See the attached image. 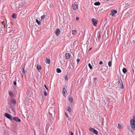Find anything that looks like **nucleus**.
<instances>
[{
  "label": "nucleus",
  "mask_w": 135,
  "mask_h": 135,
  "mask_svg": "<svg viewBox=\"0 0 135 135\" xmlns=\"http://www.w3.org/2000/svg\"><path fill=\"white\" fill-rule=\"evenodd\" d=\"M108 65L109 67H110L111 66V61L109 62L108 63Z\"/></svg>",
  "instance_id": "28"
},
{
  "label": "nucleus",
  "mask_w": 135,
  "mask_h": 135,
  "mask_svg": "<svg viewBox=\"0 0 135 135\" xmlns=\"http://www.w3.org/2000/svg\"><path fill=\"white\" fill-rule=\"evenodd\" d=\"M16 46H13L12 47H11V50L12 51H16Z\"/></svg>",
  "instance_id": "11"
},
{
  "label": "nucleus",
  "mask_w": 135,
  "mask_h": 135,
  "mask_svg": "<svg viewBox=\"0 0 135 135\" xmlns=\"http://www.w3.org/2000/svg\"><path fill=\"white\" fill-rule=\"evenodd\" d=\"M13 84L15 85H16V81H14L13 82Z\"/></svg>",
  "instance_id": "34"
},
{
  "label": "nucleus",
  "mask_w": 135,
  "mask_h": 135,
  "mask_svg": "<svg viewBox=\"0 0 135 135\" xmlns=\"http://www.w3.org/2000/svg\"><path fill=\"white\" fill-rule=\"evenodd\" d=\"M66 92H67V91L65 88L64 87L63 89V90L62 92V94L64 96H65V93Z\"/></svg>",
  "instance_id": "9"
},
{
  "label": "nucleus",
  "mask_w": 135,
  "mask_h": 135,
  "mask_svg": "<svg viewBox=\"0 0 135 135\" xmlns=\"http://www.w3.org/2000/svg\"><path fill=\"white\" fill-rule=\"evenodd\" d=\"M91 49V47L90 48L89 50V51Z\"/></svg>",
  "instance_id": "45"
},
{
  "label": "nucleus",
  "mask_w": 135,
  "mask_h": 135,
  "mask_svg": "<svg viewBox=\"0 0 135 135\" xmlns=\"http://www.w3.org/2000/svg\"><path fill=\"white\" fill-rule=\"evenodd\" d=\"M9 91V95L11 97H13V93H12V92L11 91Z\"/></svg>",
  "instance_id": "25"
},
{
  "label": "nucleus",
  "mask_w": 135,
  "mask_h": 135,
  "mask_svg": "<svg viewBox=\"0 0 135 135\" xmlns=\"http://www.w3.org/2000/svg\"><path fill=\"white\" fill-rule=\"evenodd\" d=\"M4 116L11 120L13 118H12V115L11 114L5 113L4 114Z\"/></svg>",
  "instance_id": "5"
},
{
  "label": "nucleus",
  "mask_w": 135,
  "mask_h": 135,
  "mask_svg": "<svg viewBox=\"0 0 135 135\" xmlns=\"http://www.w3.org/2000/svg\"><path fill=\"white\" fill-rule=\"evenodd\" d=\"M23 72L25 73V69L24 68H23Z\"/></svg>",
  "instance_id": "43"
},
{
  "label": "nucleus",
  "mask_w": 135,
  "mask_h": 135,
  "mask_svg": "<svg viewBox=\"0 0 135 135\" xmlns=\"http://www.w3.org/2000/svg\"><path fill=\"white\" fill-rule=\"evenodd\" d=\"M88 66L90 69H92V67L90 63H89Z\"/></svg>",
  "instance_id": "26"
},
{
  "label": "nucleus",
  "mask_w": 135,
  "mask_h": 135,
  "mask_svg": "<svg viewBox=\"0 0 135 135\" xmlns=\"http://www.w3.org/2000/svg\"><path fill=\"white\" fill-rule=\"evenodd\" d=\"M100 3L99 2H95L94 3V5L95 6H99L100 5Z\"/></svg>",
  "instance_id": "15"
},
{
  "label": "nucleus",
  "mask_w": 135,
  "mask_h": 135,
  "mask_svg": "<svg viewBox=\"0 0 135 135\" xmlns=\"http://www.w3.org/2000/svg\"><path fill=\"white\" fill-rule=\"evenodd\" d=\"M70 135H74L73 133L72 132L70 131Z\"/></svg>",
  "instance_id": "39"
},
{
  "label": "nucleus",
  "mask_w": 135,
  "mask_h": 135,
  "mask_svg": "<svg viewBox=\"0 0 135 135\" xmlns=\"http://www.w3.org/2000/svg\"><path fill=\"white\" fill-rule=\"evenodd\" d=\"M11 102L12 103H13L14 104H16V100L14 99H12V100Z\"/></svg>",
  "instance_id": "21"
},
{
  "label": "nucleus",
  "mask_w": 135,
  "mask_h": 135,
  "mask_svg": "<svg viewBox=\"0 0 135 135\" xmlns=\"http://www.w3.org/2000/svg\"><path fill=\"white\" fill-rule=\"evenodd\" d=\"M44 85V86H45V87L46 88V89H47V90H48V88H47V86H46V85L45 84Z\"/></svg>",
  "instance_id": "38"
},
{
  "label": "nucleus",
  "mask_w": 135,
  "mask_h": 135,
  "mask_svg": "<svg viewBox=\"0 0 135 135\" xmlns=\"http://www.w3.org/2000/svg\"><path fill=\"white\" fill-rule=\"evenodd\" d=\"M12 18L15 19L17 17V15L16 14L14 13L13 14L12 16Z\"/></svg>",
  "instance_id": "14"
},
{
  "label": "nucleus",
  "mask_w": 135,
  "mask_h": 135,
  "mask_svg": "<svg viewBox=\"0 0 135 135\" xmlns=\"http://www.w3.org/2000/svg\"><path fill=\"white\" fill-rule=\"evenodd\" d=\"M80 61V59H77L76 60V61L77 64H78Z\"/></svg>",
  "instance_id": "31"
},
{
  "label": "nucleus",
  "mask_w": 135,
  "mask_h": 135,
  "mask_svg": "<svg viewBox=\"0 0 135 135\" xmlns=\"http://www.w3.org/2000/svg\"><path fill=\"white\" fill-rule=\"evenodd\" d=\"M83 135H86V134H84Z\"/></svg>",
  "instance_id": "47"
},
{
  "label": "nucleus",
  "mask_w": 135,
  "mask_h": 135,
  "mask_svg": "<svg viewBox=\"0 0 135 135\" xmlns=\"http://www.w3.org/2000/svg\"><path fill=\"white\" fill-rule=\"evenodd\" d=\"M117 13V11L115 9H112L111 11V13H110V15H111L112 16L115 17V14Z\"/></svg>",
  "instance_id": "2"
},
{
  "label": "nucleus",
  "mask_w": 135,
  "mask_h": 135,
  "mask_svg": "<svg viewBox=\"0 0 135 135\" xmlns=\"http://www.w3.org/2000/svg\"><path fill=\"white\" fill-rule=\"evenodd\" d=\"M69 100L72 103L73 102V100L72 97H70V98H69Z\"/></svg>",
  "instance_id": "27"
},
{
  "label": "nucleus",
  "mask_w": 135,
  "mask_h": 135,
  "mask_svg": "<svg viewBox=\"0 0 135 135\" xmlns=\"http://www.w3.org/2000/svg\"><path fill=\"white\" fill-rule=\"evenodd\" d=\"M50 59L49 58H47L45 60L46 63L48 64H49L50 63Z\"/></svg>",
  "instance_id": "13"
},
{
  "label": "nucleus",
  "mask_w": 135,
  "mask_h": 135,
  "mask_svg": "<svg viewBox=\"0 0 135 135\" xmlns=\"http://www.w3.org/2000/svg\"><path fill=\"white\" fill-rule=\"evenodd\" d=\"M65 115L66 116L67 118H68L69 116L68 115V114L66 112H65Z\"/></svg>",
  "instance_id": "32"
},
{
  "label": "nucleus",
  "mask_w": 135,
  "mask_h": 135,
  "mask_svg": "<svg viewBox=\"0 0 135 135\" xmlns=\"http://www.w3.org/2000/svg\"><path fill=\"white\" fill-rule=\"evenodd\" d=\"M93 25L94 26H96L97 25L98 20L95 19L93 18L91 19Z\"/></svg>",
  "instance_id": "4"
},
{
  "label": "nucleus",
  "mask_w": 135,
  "mask_h": 135,
  "mask_svg": "<svg viewBox=\"0 0 135 135\" xmlns=\"http://www.w3.org/2000/svg\"><path fill=\"white\" fill-rule=\"evenodd\" d=\"M129 5L130 4L129 3H127L126 4L125 6L126 7H128L129 6Z\"/></svg>",
  "instance_id": "30"
},
{
  "label": "nucleus",
  "mask_w": 135,
  "mask_h": 135,
  "mask_svg": "<svg viewBox=\"0 0 135 135\" xmlns=\"http://www.w3.org/2000/svg\"><path fill=\"white\" fill-rule=\"evenodd\" d=\"M118 127H119V128H120V127H121V125L120 124H119L118 125Z\"/></svg>",
  "instance_id": "40"
},
{
  "label": "nucleus",
  "mask_w": 135,
  "mask_h": 135,
  "mask_svg": "<svg viewBox=\"0 0 135 135\" xmlns=\"http://www.w3.org/2000/svg\"><path fill=\"white\" fill-rule=\"evenodd\" d=\"M2 23L3 25H4V28H5V23L4 22V21H3L2 22Z\"/></svg>",
  "instance_id": "36"
},
{
  "label": "nucleus",
  "mask_w": 135,
  "mask_h": 135,
  "mask_svg": "<svg viewBox=\"0 0 135 135\" xmlns=\"http://www.w3.org/2000/svg\"><path fill=\"white\" fill-rule=\"evenodd\" d=\"M98 36V40L99 41L100 40V35L99 33H98L97 35Z\"/></svg>",
  "instance_id": "23"
},
{
  "label": "nucleus",
  "mask_w": 135,
  "mask_h": 135,
  "mask_svg": "<svg viewBox=\"0 0 135 135\" xmlns=\"http://www.w3.org/2000/svg\"><path fill=\"white\" fill-rule=\"evenodd\" d=\"M106 1H109V0H106Z\"/></svg>",
  "instance_id": "46"
},
{
  "label": "nucleus",
  "mask_w": 135,
  "mask_h": 135,
  "mask_svg": "<svg viewBox=\"0 0 135 135\" xmlns=\"http://www.w3.org/2000/svg\"><path fill=\"white\" fill-rule=\"evenodd\" d=\"M73 9L74 10H76L77 7V5L76 4H73Z\"/></svg>",
  "instance_id": "12"
},
{
  "label": "nucleus",
  "mask_w": 135,
  "mask_h": 135,
  "mask_svg": "<svg viewBox=\"0 0 135 135\" xmlns=\"http://www.w3.org/2000/svg\"><path fill=\"white\" fill-rule=\"evenodd\" d=\"M65 59L66 60L68 59L70 57V55L68 53H66L65 54Z\"/></svg>",
  "instance_id": "10"
},
{
  "label": "nucleus",
  "mask_w": 135,
  "mask_h": 135,
  "mask_svg": "<svg viewBox=\"0 0 135 135\" xmlns=\"http://www.w3.org/2000/svg\"><path fill=\"white\" fill-rule=\"evenodd\" d=\"M44 95L45 96H46L47 95V93L46 92H45V91H44Z\"/></svg>",
  "instance_id": "35"
},
{
  "label": "nucleus",
  "mask_w": 135,
  "mask_h": 135,
  "mask_svg": "<svg viewBox=\"0 0 135 135\" xmlns=\"http://www.w3.org/2000/svg\"><path fill=\"white\" fill-rule=\"evenodd\" d=\"M64 76L65 79L66 81L68 80V79L67 76L66 75H65Z\"/></svg>",
  "instance_id": "29"
},
{
  "label": "nucleus",
  "mask_w": 135,
  "mask_h": 135,
  "mask_svg": "<svg viewBox=\"0 0 135 135\" xmlns=\"http://www.w3.org/2000/svg\"><path fill=\"white\" fill-rule=\"evenodd\" d=\"M46 15H43L41 17V20H43L45 17Z\"/></svg>",
  "instance_id": "22"
},
{
  "label": "nucleus",
  "mask_w": 135,
  "mask_h": 135,
  "mask_svg": "<svg viewBox=\"0 0 135 135\" xmlns=\"http://www.w3.org/2000/svg\"><path fill=\"white\" fill-rule=\"evenodd\" d=\"M79 19V17H76V20H78Z\"/></svg>",
  "instance_id": "42"
},
{
  "label": "nucleus",
  "mask_w": 135,
  "mask_h": 135,
  "mask_svg": "<svg viewBox=\"0 0 135 135\" xmlns=\"http://www.w3.org/2000/svg\"><path fill=\"white\" fill-rule=\"evenodd\" d=\"M56 72L57 73H60L61 72V70L60 69L57 68L56 69Z\"/></svg>",
  "instance_id": "18"
},
{
  "label": "nucleus",
  "mask_w": 135,
  "mask_h": 135,
  "mask_svg": "<svg viewBox=\"0 0 135 135\" xmlns=\"http://www.w3.org/2000/svg\"><path fill=\"white\" fill-rule=\"evenodd\" d=\"M60 32V29L59 28H58L56 29V30L55 32V33L56 34V35L58 36L59 35V34Z\"/></svg>",
  "instance_id": "8"
},
{
  "label": "nucleus",
  "mask_w": 135,
  "mask_h": 135,
  "mask_svg": "<svg viewBox=\"0 0 135 135\" xmlns=\"http://www.w3.org/2000/svg\"><path fill=\"white\" fill-rule=\"evenodd\" d=\"M12 119L17 122H21V120L20 119L17 117H15L12 118Z\"/></svg>",
  "instance_id": "7"
},
{
  "label": "nucleus",
  "mask_w": 135,
  "mask_h": 135,
  "mask_svg": "<svg viewBox=\"0 0 135 135\" xmlns=\"http://www.w3.org/2000/svg\"><path fill=\"white\" fill-rule=\"evenodd\" d=\"M36 22L37 23V24L38 25H40L41 24V22L40 21H38V20L36 19Z\"/></svg>",
  "instance_id": "19"
},
{
  "label": "nucleus",
  "mask_w": 135,
  "mask_h": 135,
  "mask_svg": "<svg viewBox=\"0 0 135 135\" xmlns=\"http://www.w3.org/2000/svg\"><path fill=\"white\" fill-rule=\"evenodd\" d=\"M89 130L90 131L92 132L94 134L97 135L98 134L97 131L94 128L90 127L89 128Z\"/></svg>",
  "instance_id": "3"
},
{
  "label": "nucleus",
  "mask_w": 135,
  "mask_h": 135,
  "mask_svg": "<svg viewBox=\"0 0 135 135\" xmlns=\"http://www.w3.org/2000/svg\"><path fill=\"white\" fill-rule=\"evenodd\" d=\"M127 70L126 68H123L122 69V71L124 73H125L127 72Z\"/></svg>",
  "instance_id": "16"
},
{
  "label": "nucleus",
  "mask_w": 135,
  "mask_h": 135,
  "mask_svg": "<svg viewBox=\"0 0 135 135\" xmlns=\"http://www.w3.org/2000/svg\"><path fill=\"white\" fill-rule=\"evenodd\" d=\"M37 69L38 70H41V66L40 65H38L37 66Z\"/></svg>",
  "instance_id": "20"
},
{
  "label": "nucleus",
  "mask_w": 135,
  "mask_h": 135,
  "mask_svg": "<svg viewBox=\"0 0 135 135\" xmlns=\"http://www.w3.org/2000/svg\"><path fill=\"white\" fill-rule=\"evenodd\" d=\"M131 125L132 128L133 130L135 129V117H133V119H131L130 121Z\"/></svg>",
  "instance_id": "1"
},
{
  "label": "nucleus",
  "mask_w": 135,
  "mask_h": 135,
  "mask_svg": "<svg viewBox=\"0 0 135 135\" xmlns=\"http://www.w3.org/2000/svg\"><path fill=\"white\" fill-rule=\"evenodd\" d=\"M129 128H130V127H129ZM129 131H131V132H132L133 131H132V130H131V129H130V128H129Z\"/></svg>",
  "instance_id": "44"
},
{
  "label": "nucleus",
  "mask_w": 135,
  "mask_h": 135,
  "mask_svg": "<svg viewBox=\"0 0 135 135\" xmlns=\"http://www.w3.org/2000/svg\"><path fill=\"white\" fill-rule=\"evenodd\" d=\"M105 85V86H106V87H108V86H109V85H108V84H106V85L105 84V85Z\"/></svg>",
  "instance_id": "41"
},
{
  "label": "nucleus",
  "mask_w": 135,
  "mask_h": 135,
  "mask_svg": "<svg viewBox=\"0 0 135 135\" xmlns=\"http://www.w3.org/2000/svg\"><path fill=\"white\" fill-rule=\"evenodd\" d=\"M67 109L68 111L69 112V113H71V110L70 109V108L69 107H67Z\"/></svg>",
  "instance_id": "17"
},
{
  "label": "nucleus",
  "mask_w": 135,
  "mask_h": 135,
  "mask_svg": "<svg viewBox=\"0 0 135 135\" xmlns=\"http://www.w3.org/2000/svg\"><path fill=\"white\" fill-rule=\"evenodd\" d=\"M97 80V78H93V80L94 81Z\"/></svg>",
  "instance_id": "37"
},
{
  "label": "nucleus",
  "mask_w": 135,
  "mask_h": 135,
  "mask_svg": "<svg viewBox=\"0 0 135 135\" xmlns=\"http://www.w3.org/2000/svg\"><path fill=\"white\" fill-rule=\"evenodd\" d=\"M99 64L100 65H102L103 64V62L102 61H100L99 63Z\"/></svg>",
  "instance_id": "33"
},
{
  "label": "nucleus",
  "mask_w": 135,
  "mask_h": 135,
  "mask_svg": "<svg viewBox=\"0 0 135 135\" xmlns=\"http://www.w3.org/2000/svg\"><path fill=\"white\" fill-rule=\"evenodd\" d=\"M118 79H118V83L120 85H121V86L120 87V88L121 89H123V88L124 87L123 84V82L121 79L120 77L119 78V77Z\"/></svg>",
  "instance_id": "6"
},
{
  "label": "nucleus",
  "mask_w": 135,
  "mask_h": 135,
  "mask_svg": "<svg viewBox=\"0 0 135 135\" xmlns=\"http://www.w3.org/2000/svg\"><path fill=\"white\" fill-rule=\"evenodd\" d=\"M76 31L75 30H73L72 31V33L74 35H75L76 34Z\"/></svg>",
  "instance_id": "24"
}]
</instances>
